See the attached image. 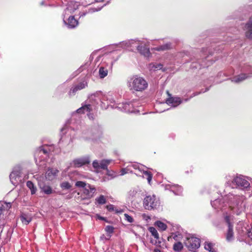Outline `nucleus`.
I'll return each mask as SVG.
<instances>
[{"label": "nucleus", "instance_id": "f257e3e1", "mask_svg": "<svg viewBox=\"0 0 252 252\" xmlns=\"http://www.w3.org/2000/svg\"><path fill=\"white\" fill-rule=\"evenodd\" d=\"M54 147L52 145H44L36 149L34 152V159L36 164L45 167L46 162H52V159L49 161V158L52 157Z\"/></svg>", "mask_w": 252, "mask_h": 252}, {"label": "nucleus", "instance_id": "f03ea898", "mask_svg": "<svg viewBox=\"0 0 252 252\" xmlns=\"http://www.w3.org/2000/svg\"><path fill=\"white\" fill-rule=\"evenodd\" d=\"M227 203L232 213L236 215H240L245 209L244 203L245 196L229 193L227 195Z\"/></svg>", "mask_w": 252, "mask_h": 252}, {"label": "nucleus", "instance_id": "7ed1b4c3", "mask_svg": "<svg viewBox=\"0 0 252 252\" xmlns=\"http://www.w3.org/2000/svg\"><path fill=\"white\" fill-rule=\"evenodd\" d=\"M147 167L142 164H139L137 162L130 163L126 168H122L121 170V175H124L128 172L132 173V169L137 170L139 173L144 174L147 178L149 184L152 179V174L149 171H147Z\"/></svg>", "mask_w": 252, "mask_h": 252}, {"label": "nucleus", "instance_id": "20e7f679", "mask_svg": "<svg viewBox=\"0 0 252 252\" xmlns=\"http://www.w3.org/2000/svg\"><path fill=\"white\" fill-rule=\"evenodd\" d=\"M127 86L130 90L141 92L147 89L148 84L143 78L135 76L129 78Z\"/></svg>", "mask_w": 252, "mask_h": 252}, {"label": "nucleus", "instance_id": "39448f33", "mask_svg": "<svg viewBox=\"0 0 252 252\" xmlns=\"http://www.w3.org/2000/svg\"><path fill=\"white\" fill-rule=\"evenodd\" d=\"M207 49L203 48L202 51V58H198L197 57L194 60L191 59V64L190 67L192 69H200L201 67H208L212 64L213 62L207 60V59L209 58V55H207Z\"/></svg>", "mask_w": 252, "mask_h": 252}, {"label": "nucleus", "instance_id": "423d86ee", "mask_svg": "<svg viewBox=\"0 0 252 252\" xmlns=\"http://www.w3.org/2000/svg\"><path fill=\"white\" fill-rule=\"evenodd\" d=\"M247 179V177L239 175L234 177L231 182L228 181L227 184L232 188H237L242 190L247 189L250 188V184Z\"/></svg>", "mask_w": 252, "mask_h": 252}, {"label": "nucleus", "instance_id": "0eeeda50", "mask_svg": "<svg viewBox=\"0 0 252 252\" xmlns=\"http://www.w3.org/2000/svg\"><path fill=\"white\" fill-rule=\"evenodd\" d=\"M160 200L155 195L146 196L143 199V207L148 210L158 209L160 206Z\"/></svg>", "mask_w": 252, "mask_h": 252}, {"label": "nucleus", "instance_id": "6e6552de", "mask_svg": "<svg viewBox=\"0 0 252 252\" xmlns=\"http://www.w3.org/2000/svg\"><path fill=\"white\" fill-rule=\"evenodd\" d=\"M185 246L189 251L194 252L200 246V240L191 235H188L184 241Z\"/></svg>", "mask_w": 252, "mask_h": 252}, {"label": "nucleus", "instance_id": "1a4fd4ad", "mask_svg": "<svg viewBox=\"0 0 252 252\" xmlns=\"http://www.w3.org/2000/svg\"><path fill=\"white\" fill-rule=\"evenodd\" d=\"M21 170L20 167H15L9 175L10 180L14 186H17L21 181Z\"/></svg>", "mask_w": 252, "mask_h": 252}, {"label": "nucleus", "instance_id": "9d476101", "mask_svg": "<svg viewBox=\"0 0 252 252\" xmlns=\"http://www.w3.org/2000/svg\"><path fill=\"white\" fill-rule=\"evenodd\" d=\"M90 156L89 155H86L74 159L72 161L71 164L75 167H81L83 165L90 164Z\"/></svg>", "mask_w": 252, "mask_h": 252}, {"label": "nucleus", "instance_id": "9b49d317", "mask_svg": "<svg viewBox=\"0 0 252 252\" xmlns=\"http://www.w3.org/2000/svg\"><path fill=\"white\" fill-rule=\"evenodd\" d=\"M112 161V159H102L100 161L97 160H94L93 162L92 165L96 170L100 169L107 170L108 166Z\"/></svg>", "mask_w": 252, "mask_h": 252}, {"label": "nucleus", "instance_id": "f8f14e48", "mask_svg": "<svg viewBox=\"0 0 252 252\" xmlns=\"http://www.w3.org/2000/svg\"><path fill=\"white\" fill-rule=\"evenodd\" d=\"M115 107L126 113H135L136 112V109L134 108L133 104L131 102L120 103L118 104Z\"/></svg>", "mask_w": 252, "mask_h": 252}, {"label": "nucleus", "instance_id": "ddd939ff", "mask_svg": "<svg viewBox=\"0 0 252 252\" xmlns=\"http://www.w3.org/2000/svg\"><path fill=\"white\" fill-rule=\"evenodd\" d=\"M90 133L91 136L89 138V139L95 140L102 136V127L99 125H95L91 128Z\"/></svg>", "mask_w": 252, "mask_h": 252}, {"label": "nucleus", "instance_id": "4468645a", "mask_svg": "<svg viewBox=\"0 0 252 252\" xmlns=\"http://www.w3.org/2000/svg\"><path fill=\"white\" fill-rule=\"evenodd\" d=\"M140 40L138 39H130L123 41L119 43L120 46L124 49L132 50V48L136 47L135 44H139Z\"/></svg>", "mask_w": 252, "mask_h": 252}, {"label": "nucleus", "instance_id": "2eb2a0df", "mask_svg": "<svg viewBox=\"0 0 252 252\" xmlns=\"http://www.w3.org/2000/svg\"><path fill=\"white\" fill-rule=\"evenodd\" d=\"M225 201H227V196L223 197L220 196L214 200L211 201L212 206L215 209H220L222 210L223 208L226 205Z\"/></svg>", "mask_w": 252, "mask_h": 252}, {"label": "nucleus", "instance_id": "dca6fc26", "mask_svg": "<svg viewBox=\"0 0 252 252\" xmlns=\"http://www.w3.org/2000/svg\"><path fill=\"white\" fill-rule=\"evenodd\" d=\"M93 106L91 104H87L82 106L81 107L78 109L76 113H82L84 114L87 113V115L89 119L94 120V114L91 113V111L92 110Z\"/></svg>", "mask_w": 252, "mask_h": 252}, {"label": "nucleus", "instance_id": "f3484780", "mask_svg": "<svg viewBox=\"0 0 252 252\" xmlns=\"http://www.w3.org/2000/svg\"><path fill=\"white\" fill-rule=\"evenodd\" d=\"M65 15L68 14H65L64 12H63V18L64 24L69 29H73L76 27L78 24V21L76 20L73 16H70L66 21L65 20Z\"/></svg>", "mask_w": 252, "mask_h": 252}, {"label": "nucleus", "instance_id": "a211bd4d", "mask_svg": "<svg viewBox=\"0 0 252 252\" xmlns=\"http://www.w3.org/2000/svg\"><path fill=\"white\" fill-rule=\"evenodd\" d=\"M169 97L166 99V103L173 107H176L183 102V100L179 97H172L171 94L167 91Z\"/></svg>", "mask_w": 252, "mask_h": 252}, {"label": "nucleus", "instance_id": "6ab92c4d", "mask_svg": "<svg viewBox=\"0 0 252 252\" xmlns=\"http://www.w3.org/2000/svg\"><path fill=\"white\" fill-rule=\"evenodd\" d=\"M224 220L228 224V230L226 233V239L228 242H230L234 238L233 225L230 222V217L229 216H225L224 217Z\"/></svg>", "mask_w": 252, "mask_h": 252}, {"label": "nucleus", "instance_id": "aec40b11", "mask_svg": "<svg viewBox=\"0 0 252 252\" xmlns=\"http://www.w3.org/2000/svg\"><path fill=\"white\" fill-rule=\"evenodd\" d=\"M143 42L140 41L139 44H135L137 50L142 55L146 58H149L151 55V53L149 48L142 45Z\"/></svg>", "mask_w": 252, "mask_h": 252}, {"label": "nucleus", "instance_id": "412c9836", "mask_svg": "<svg viewBox=\"0 0 252 252\" xmlns=\"http://www.w3.org/2000/svg\"><path fill=\"white\" fill-rule=\"evenodd\" d=\"M87 86V83L85 81L80 82L77 85L73 86L70 90L68 94L69 95H75L76 93L81 90H82Z\"/></svg>", "mask_w": 252, "mask_h": 252}, {"label": "nucleus", "instance_id": "4be33fe9", "mask_svg": "<svg viewBox=\"0 0 252 252\" xmlns=\"http://www.w3.org/2000/svg\"><path fill=\"white\" fill-rule=\"evenodd\" d=\"M244 30L246 36L249 39H252V16L245 24Z\"/></svg>", "mask_w": 252, "mask_h": 252}, {"label": "nucleus", "instance_id": "5701e85b", "mask_svg": "<svg viewBox=\"0 0 252 252\" xmlns=\"http://www.w3.org/2000/svg\"><path fill=\"white\" fill-rule=\"evenodd\" d=\"M59 172V171L56 168H49L46 173V178L49 181H52L57 177Z\"/></svg>", "mask_w": 252, "mask_h": 252}, {"label": "nucleus", "instance_id": "b1692460", "mask_svg": "<svg viewBox=\"0 0 252 252\" xmlns=\"http://www.w3.org/2000/svg\"><path fill=\"white\" fill-rule=\"evenodd\" d=\"M79 4L78 2L70 1L68 3L66 9L64 10V13L69 14L73 13L75 10L78 9Z\"/></svg>", "mask_w": 252, "mask_h": 252}, {"label": "nucleus", "instance_id": "393cba45", "mask_svg": "<svg viewBox=\"0 0 252 252\" xmlns=\"http://www.w3.org/2000/svg\"><path fill=\"white\" fill-rule=\"evenodd\" d=\"M252 77V75L250 74L241 73L237 76L234 77L231 81L236 83H239L245 79Z\"/></svg>", "mask_w": 252, "mask_h": 252}, {"label": "nucleus", "instance_id": "a878e982", "mask_svg": "<svg viewBox=\"0 0 252 252\" xmlns=\"http://www.w3.org/2000/svg\"><path fill=\"white\" fill-rule=\"evenodd\" d=\"M95 188L90 184H88L84 189L83 192L88 198L92 197L95 192Z\"/></svg>", "mask_w": 252, "mask_h": 252}, {"label": "nucleus", "instance_id": "bb28decb", "mask_svg": "<svg viewBox=\"0 0 252 252\" xmlns=\"http://www.w3.org/2000/svg\"><path fill=\"white\" fill-rule=\"evenodd\" d=\"M166 189H170L175 195H180L182 192V188L178 185H168L166 186Z\"/></svg>", "mask_w": 252, "mask_h": 252}, {"label": "nucleus", "instance_id": "cd10ccee", "mask_svg": "<svg viewBox=\"0 0 252 252\" xmlns=\"http://www.w3.org/2000/svg\"><path fill=\"white\" fill-rule=\"evenodd\" d=\"M148 68L151 71H155L158 70H162L163 72L166 71V68L163 67V64L160 63H151L149 64Z\"/></svg>", "mask_w": 252, "mask_h": 252}, {"label": "nucleus", "instance_id": "c85d7f7f", "mask_svg": "<svg viewBox=\"0 0 252 252\" xmlns=\"http://www.w3.org/2000/svg\"><path fill=\"white\" fill-rule=\"evenodd\" d=\"M99 99H102L104 101H107L108 103L112 104L115 101V97L114 94L111 93H109L106 94L104 95L102 98L99 97Z\"/></svg>", "mask_w": 252, "mask_h": 252}, {"label": "nucleus", "instance_id": "c756f323", "mask_svg": "<svg viewBox=\"0 0 252 252\" xmlns=\"http://www.w3.org/2000/svg\"><path fill=\"white\" fill-rule=\"evenodd\" d=\"M106 4H103L100 7H98L97 8L95 7H90L88 9V10L86 11L82 12L80 13V17H83L86 15L87 13H92L94 12L98 11L100 10L102 7L105 6Z\"/></svg>", "mask_w": 252, "mask_h": 252}, {"label": "nucleus", "instance_id": "7c9ffc66", "mask_svg": "<svg viewBox=\"0 0 252 252\" xmlns=\"http://www.w3.org/2000/svg\"><path fill=\"white\" fill-rule=\"evenodd\" d=\"M38 185L42 191H43L45 194H51L53 193L54 191L49 186L43 185L39 183H38Z\"/></svg>", "mask_w": 252, "mask_h": 252}, {"label": "nucleus", "instance_id": "2f4dec72", "mask_svg": "<svg viewBox=\"0 0 252 252\" xmlns=\"http://www.w3.org/2000/svg\"><path fill=\"white\" fill-rule=\"evenodd\" d=\"M139 191V189L136 188L131 189L128 192V197L129 199L131 201H132L137 197Z\"/></svg>", "mask_w": 252, "mask_h": 252}, {"label": "nucleus", "instance_id": "473e14b6", "mask_svg": "<svg viewBox=\"0 0 252 252\" xmlns=\"http://www.w3.org/2000/svg\"><path fill=\"white\" fill-rule=\"evenodd\" d=\"M108 71L106 67L100 66L98 70V75L100 79H103L108 75Z\"/></svg>", "mask_w": 252, "mask_h": 252}, {"label": "nucleus", "instance_id": "72a5a7b5", "mask_svg": "<svg viewBox=\"0 0 252 252\" xmlns=\"http://www.w3.org/2000/svg\"><path fill=\"white\" fill-rule=\"evenodd\" d=\"M171 48V43L167 42L162 45L154 48V50L158 51H165L170 49Z\"/></svg>", "mask_w": 252, "mask_h": 252}, {"label": "nucleus", "instance_id": "f704fd0d", "mask_svg": "<svg viewBox=\"0 0 252 252\" xmlns=\"http://www.w3.org/2000/svg\"><path fill=\"white\" fill-rule=\"evenodd\" d=\"M183 249V245L180 242L175 243L173 246V249L176 252H180Z\"/></svg>", "mask_w": 252, "mask_h": 252}, {"label": "nucleus", "instance_id": "c9c22d12", "mask_svg": "<svg viewBox=\"0 0 252 252\" xmlns=\"http://www.w3.org/2000/svg\"><path fill=\"white\" fill-rule=\"evenodd\" d=\"M20 220L22 222L26 225L28 224L32 220L31 218L25 214H23L21 216Z\"/></svg>", "mask_w": 252, "mask_h": 252}, {"label": "nucleus", "instance_id": "e433bc0d", "mask_svg": "<svg viewBox=\"0 0 252 252\" xmlns=\"http://www.w3.org/2000/svg\"><path fill=\"white\" fill-rule=\"evenodd\" d=\"M27 186L31 190L32 194H34L35 193V192L36 191V188L34 186V185L32 182H31L30 181H28L27 182Z\"/></svg>", "mask_w": 252, "mask_h": 252}, {"label": "nucleus", "instance_id": "4c0bfd02", "mask_svg": "<svg viewBox=\"0 0 252 252\" xmlns=\"http://www.w3.org/2000/svg\"><path fill=\"white\" fill-rule=\"evenodd\" d=\"M241 71L246 74H250L252 72V67L250 64H245L242 67Z\"/></svg>", "mask_w": 252, "mask_h": 252}, {"label": "nucleus", "instance_id": "58836bf2", "mask_svg": "<svg viewBox=\"0 0 252 252\" xmlns=\"http://www.w3.org/2000/svg\"><path fill=\"white\" fill-rule=\"evenodd\" d=\"M149 230L151 233L152 236H154V237L156 239H157V240H158L159 239L158 233L157 230H156V229L155 227H150L149 228Z\"/></svg>", "mask_w": 252, "mask_h": 252}, {"label": "nucleus", "instance_id": "ea45409f", "mask_svg": "<svg viewBox=\"0 0 252 252\" xmlns=\"http://www.w3.org/2000/svg\"><path fill=\"white\" fill-rule=\"evenodd\" d=\"M96 202L100 205L104 204L106 202V199L104 195H101L95 199Z\"/></svg>", "mask_w": 252, "mask_h": 252}, {"label": "nucleus", "instance_id": "a19ab883", "mask_svg": "<svg viewBox=\"0 0 252 252\" xmlns=\"http://www.w3.org/2000/svg\"><path fill=\"white\" fill-rule=\"evenodd\" d=\"M155 224L161 231L165 230L167 228V225L160 221H157Z\"/></svg>", "mask_w": 252, "mask_h": 252}, {"label": "nucleus", "instance_id": "79ce46f5", "mask_svg": "<svg viewBox=\"0 0 252 252\" xmlns=\"http://www.w3.org/2000/svg\"><path fill=\"white\" fill-rule=\"evenodd\" d=\"M60 187L63 189H69L71 188V185L68 182H63L60 184Z\"/></svg>", "mask_w": 252, "mask_h": 252}, {"label": "nucleus", "instance_id": "37998d69", "mask_svg": "<svg viewBox=\"0 0 252 252\" xmlns=\"http://www.w3.org/2000/svg\"><path fill=\"white\" fill-rule=\"evenodd\" d=\"M213 244L210 242H206L204 244L205 249L210 252H213Z\"/></svg>", "mask_w": 252, "mask_h": 252}, {"label": "nucleus", "instance_id": "c03bdc74", "mask_svg": "<svg viewBox=\"0 0 252 252\" xmlns=\"http://www.w3.org/2000/svg\"><path fill=\"white\" fill-rule=\"evenodd\" d=\"M114 229V227L111 225H107L105 228V231L110 235L113 233Z\"/></svg>", "mask_w": 252, "mask_h": 252}, {"label": "nucleus", "instance_id": "a18cd8bd", "mask_svg": "<svg viewBox=\"0 0 252 252\" xmlns=\"http://www.w3.org/2000/svg\"><path fill=\"white\" fill-rule=\"evenodd\" d=\"M106 208L107 210L109 211L112 212V211H115L117 213H119L120 211H119L118 209H116L114 205L112 204H109L106 206Z\"/></svg>", "mask_w": 252, "mask_h": 252}, {"label": "nucleus", "instance_id": "49530a36", "mask_svg": "<svg viewBox=\"0 0 252 252\" xmlns=\"http://www.w3.org/2000/svg\"><path fill=\"white\" fill-rule=\"evenodd\" d=\"M87 185L88 184H87L86 183L83 181H77L75 183L76 186L78 187L83 188L84 189Z\"/></svg>", "mask_w": 252, "mask_h": 252}, {"label": "nucleus", "instance_id": "de8ad7c7", "mask_svg": "<svg viewBox=\"0 0 252 252\" xmlns=\"http://www.w3.org/2000/svg\"><path fill=\"white\" fill-rule=\"evenodd\" d=\"M172 236L175 241H178L180 240V238L181 237V234L178 232L172 234Z\"/></svg>", "mask_w": 252, "mask_h": 252}, {"label": "nucleus", "instance_id": "09e8293b", "mask_svg": "<svg viewBox=\"0 0 252 252\" xmlns=\"http://www.w3.org/2000/svg\"><path fill=\"white\" fill-rule=\"evenodd\" d=\"M124 216H125V220L126 221H127L128 222L131 223V222H133L134 221L133 219L130 216L128 215L127 214H125Z\"/></svg>", "mask_w": 252, "mask_h": 252}, {"label": "nucleus", "instance_id": "8fccbe9b", "mask_svg": "<svg viewBox=\"0 0 252 252\" xmlns=\"http://www.w3.org/2000/svg\"><path fill=\"white\" fill-rule=\"evenodd\" d=\"M151 243L155 245H156L158 247H160L161 245H160V244L161 243V242L160 241V240H159V239L158 240H157L154 241V240H151Z\"/></svg>", "mask_w": 252, "mask_h": 252}, {"label": "nucleus", "instance_id": "3c124183", "mask_svg": "<svg viewBox=\"0 0 252 252\" xmlns=\"http://www.w3.org/2000/svg\"><path fill=\"white\" fill-rule=\"evenodd\" d=\"M247 235L248 237L252 240V227L248 229Z\"/></svg>", "mask_w": 252, "mask_h": 252}, {"label": "nucleus", "instance_id": "603ef678", "mask_svg": "<svg viewBox=\"0 0 252 252\" xmlns=\"http://www.w3.org/2000/svg\"><path fill=\"white\" fill-rule=\"evenodd\" d=\"M209 90V88H206L204 91H202V92H196V93H194L192 94V95L191 96V97H193V96H196V95H197L198 94H200L202 93H205L207 91H208Z\"/></svg>", "mask_w": 252, "mask_h": 252}, {"label": "nucleus", "instance_id": "864d4df0", "mask_svg": "<svg viewBox=\"0 0 252 252\" xmlns=\"http://www.w3.org/2000/svg\"><path fill=\"white\" fill-rule=\"evenodd\" d=\"M57 90L58 91H62L63 92H65V88L64 87L63 85H61L59 86L57 88Z\"/></svg>", "mask_w": 252, "mask_h": 252}, {"label": "nucleus", "instance_id": "5fc2aeb1", "mask_svg": "<svg viewBox=\"0 0 252 252\" xmlns=\"http://www.w3.org/2000/svg\"><path fill=\"white\" fill-rule=\"evenodd\" d=\"M96 95H97L99 97L100 95H101V92H98V93H96V94H92L91 95V98L92 99H93L94 97H95Z\"/></svg>", "mask_w": 252, "mask_h": 252}, {"label": "nucleus", "instance_id": "6e6d98bb", "mask_svg": "<svg viewBox=\"0 0 252 252\" xmlns=\"http://www.w3.org/2000/svg\"><path fill=\"white\" fill-rule=\"evenodd\" d=\"M153 252H161L160 250L158 249H155Z\"/></svg>", "mask_w": 252, "mask_h": 252}, {"label": "nucleus", "instance_id": "4d7b16f0", "mask_svg": "<svg viewBox=\"0 0 252 252\" xmlns=\"http://www.w3.org/2000/svg\"><path fill=\"white\" fill-rule=\"evenodd\" d=\"M65 130V128H63L62 129H61V131L62 132H63V133H64L66 132V131H64V132H63Z\"/></svg>", "mask_w": 252, "mask_h": 252}, {"label": "nucleus", "instance_id": "13d9d810", "mask_svg": "<svg viewBox=\"0 0 252 252\" xmlns=\"http://www.w3.org/2000/svg\"><path fill=\"white\" fill-rule=\"evenodd\" d=\"M97 2H100V1H103L104 0H95Z\"/></svg>", "mask_w": 252, "mask_h": 252}, {"label": "nucleus", "instance_id": "bf43d9fd", "mask_svg": "<svg viewBox=\"0 0 252 252\" xmlns=\"http://www.w3.org/2000/svg\"><path fill=\"white\" fill-rule=\"evenodd\" d=\"M188 100H189L188 99H185V101H186H186H187Z\"/></svg>", "mask_w": 252, "mask_h": 252}, {"label": "nucleus", "instance_id": "052dcab7", "mask_svg": "<svg viewBox=\"0 0 252 252\" xmlns=\"http://www.w3.org/2000/svg\"><path fill=\"white\" fill-rule=\"evenodd\" d=\"M251 73V75H252V72H251V73Z\"/></svg>", "mask_w": 252, "mask_h": 252}, {"label": "nucleus", "instance_id": "680f3d73", "mask_svg": "<svg viewBox=\"0 0 252 252\" xmlns=\"http://www.w3.org/2000/svg\"><path fill=\"white\" fill-rule=\"evenodd\" d=\"M213 252H215L213 250Z\"/></svg>", "mask_w": 252, "mask_h": 252}]
</instances>
